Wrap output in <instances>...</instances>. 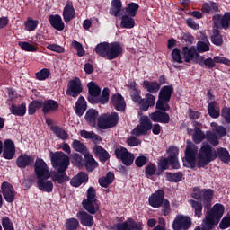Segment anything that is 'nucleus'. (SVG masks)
<instances>
[{"instance_id": "ddd939ff", "label": "nucleus", "mask_w": 230, "mask_h": 230, "mask_svg": "<svg viewBox=\"0 0 230 230\" xmlns=\"http://www.w3.org/2000/svg\"><path fill=\"white\" fill-rule=\"evenodd\" d=\"M207 97L208 100L210 101L207 109L208 116H210V118H213L214 119L220 118V104H218V102L215 101V96L213 93H211V90H208L207 92Z\"/></svg>"}, {"instance_id": "4c0bfd02", "label": "nucleus", "mask_w": 230, "mask_h": 230, "mask_svg": "<svg viewBox=\"0 0 230 230\" xmlns=\"http://www.w3.org/2000/svg\"><path fill=\"white\" fill-rule=\"evenodd\" d=\"M99 112L94 109H89L84 116L85 121H87L90 127H96V121L98 120Z\"/></svg>"}, {"instance_id": "4be33fe9", "label": "nucleus", "mask_w": 230, "mask_h": 230, "mask_svg": "<svg viewBox=\"0 0 230 230\" xmlns=\"http://www.w3.org/2000/svg\"><path fill=\"white\" fill-rule=\"evenodd\" d=\"M165 200L164 190H158L149 197V205H151L152 208H161L163 202Z\"/></svg>"}, {"instance_id": "4468645a", "label": "nucleus", "mask_w": 230, "mask_h": 230, "mask_svg": "<svg viewBox=\"0 0 230 230\" xmlns=\"http://www.w3.org/2000/svg\"><path fill=\"white\" fill-rule=\"evenodd\" d=\"M212 22L217 30H229L230 26V13L226 12L224 15L215 14L212 17Z\"/></svg>"}, {"instance_id": "412c9836", "label": "nucleus", "mask_w": 230, "mask_h": 230, "mask_svg": "<svg viewBox=\"0 0 230 230\" xmlns=\"http://www.w3.org/2000/svg\"><path fill=\"white\" fill-rule=\"evenodd\" d=\"M34 163L35 159L26 153L20 155L16 159V166H18L20 170H24L30 166H33Z\"/></svg>"}, {"instance_id": "6e6552de", "label": "nucleus", "mask_w": 230, "mask_h": 230, "mask_svg": "<svg viewBox=\"0 0 230 230\" xmlns=\"http://www.w3.org/2000/svg\"><path fill=\"white\" fill-rule=\"evenodd\" d=\"M197 155H199V146L192 142H188L185 149V161L188 163L187 168L197 166Z\"/></svg>"}, {"instance_id": "4d7b16f0", "label": "nucleus", "mask_w": 230, "mask_h": 230, "mask_svg": "<svg viewBox=\"0 0 230 230\" xmlns=\"http://www.w3.org/2000/svg\"><path fill=\"white\" fill-rule=\"evenodd\" d=\"M35 76H36V80L42 82L44 80H48V78L51 76V71L48 68H43L40 71L37 72L35 74Z\"/></svg>"}, {"instance_id": "c03bdc74", "label": "nucleus", "mask_w": 230, "mask_h": 230, "mask_svg": "<svg viewBox=\"0 0 230 230\" xmlns=\"http://www.w3.org/2000/svg\"><path fill=\"white\" fill-rule=\"evenodd\" d=\"M10 111L11 114H13V116H20L22 118V116L26 115V104L24 102L20 105L12 104Z\"/></svg>"}, {"instance_id": "423d86ee", "label": "nucleus", "mask_w": 230, "mask_h": 230, "mask_svg": "<svg viewBox=\"0 0 230 230\" xmlns=\"http://www.w3.org/2000/svg\"><path fill=\"white\" fill-rule=\"evenodd\" d=\"M215 159H217V155H215V151L213 152V146L209 144H203L198 155L197 166L198 168H206Z\"/></svg>"}, {"instance_id": "0e129e2a", "label": "nucleus", "mask_w": 230, "mask_h": 230, "mask_svg": "<svg viewBox=\"0 0 230 230\" xmlns=\"http://www.w3.org/2000/svg\"><path fill=\"white\" fill-rule=\"evenodd\" d=\"M71 159H72V164H75V166H84V157H82V155L78 153H73L71 155Z\"/></svg>"}, {"instance_id": "7ed1b4c3", "label": "nucleus", "mask_w": 230, "mask_h": 230, "mask_svg": "<svg viewBox=\"0 0 230 230\" xmlns=\"http://www.w3.org/2000/svg\"><path fill=\"white\" fill-rule=\"evenodd\" d=\"M225 211L224 205L216 203L211 209L207 211L202 221V230H213L215 226H218Z\"/></svg>"}, {"instance_id": "052dcab7", "label": "nucleus", "mask_w": 230, "mask_h": 230, "mask_svg": "<svg viewBox=\"0 0 230 230\" xmlns=\"http://www.w3.org/2000/svg\"><path fill=\"white\" fill-rule=\"evenodd\" d=\"M138 10L139 4L134 2L129 3L126 7V13H128V15H129V17H134Z\"/></svg>"}, {"instance_id": "9d476101", "label": "nucleus", "mask_w": 230, "mask_h": 230, "mask_svg": "<svg viewBox=\"0 0 230 230\" xmlns=\"http://www.w3.org/2000/svg\"><path fill=\"white\" fill-rule=\"evenodd\" d=\"M34 172L37 179H49V177H51L49 168L42 158L36 159L34 163Z\"/></svg>"}, {"instance_id": "cd10ccee", "label": "nucleus", "mask_w": 230, "mask_h": 230, "mask_svg": "<svg viewBox=\"0 0 230 230\" xmlns=\"http://www.w3.org/2000/svg\"><path fill=\"white\" fill-rule=\"evenodd\" d=\"M138 105L142 112H146L150 107H154V105H155V96L152 93H146V97L140 101Z\"/></svg>"}, {"instance_id": "393cba45", "label": "nucleus", "mask_w": 230, "mask_h": 230, "mask_svg": "<svg viewBox=\"0 0 230 230\" xmlns=\"http://www.w3.org/2000/svg\"><path fill=\"white\" fill-rule=\"evenodd\" d=\"M192 127L194 128L192 140L196 145H200V142L206 139V134L202 132V123L199 121H192Z\"/></svg>"}, {"instance_id": "9b49d317", "label": "nucleus", "mask_w": 230, "mask_h": 230, "mask_svg": "<svg viewBox=\"0 0 230 230\" xmlns=\"http://www.w3.org/2000/svg\"><path fill=\"white\" fill-rule=\"evenodd\" d=\"M193 222L191 221V217L190 216H184L182 214H179L175 217L172 222V229L173 230H190Z\"/></svg>"}, {"instance_id": "aec40b11", "label": "nucleus", "mask_w": 230, "mask_h": 230, "mask_svg": "<svg viewBox=\"0 0 230 230\" xmlns=\"http://www.w3.org/2000/svg\"><path fill=\"white\" fill-rule=\"evenodd\" d=\"M169 154V164L173 170L181 169V164L179 163V148L175 146H172L168 148Z\"/></svg>"}, {"instance_id": "c9c22d12", "label": "nucleus", "mask_w": 230, "mask_h": 230, "mask_svg": "<svg viewBox=\"0 0 230 230\" xmlns=\"http://www.w3.org/2000/svg\"><path fill=\"white\" fill-rule=\"evenodd\" d=\"M201 10L203 13H208V15H215V13H218V12H220L218 9V4L211 1L204 3Z\"/></svg>"}, {"instance_id": "6ab92c4d", "label": "nucleus", "mask_w": 230, "mask_h": 230, "mask_svg": "<svg viewBox=\"0 0 230 230\" xmlns=\"http://www.w3.org/2000/svg\"><path fill=\"white\" fill-rule=\"evenodd\" d=\"M168 111L158 110L150 114V119L154 123H164V125L170 123V114L167 113Z\"/></svg>"}, {"instance_id": "f257e3e1", "label": "nucleus", "mask_w": 230, "mask_h": 230, "mask_svg": "<svg viewBox=\"0 0 230 230\" xmlns=\"http://www.w3.org/2000/svg\"><path fill=\"white\" fill-rule=\"evenodd\" d=\"M50 161L53 168L58 172L50 176L52 182H57L58 184L67 182L69 177L66 173V170L69 168V156L60 151L50 152Z\"/></svg>"}, {"instance_id": "79ce46f5", "label": "nucleus", "mask_w": 230, "mask_h": 230, "mask_svg": "<svg viewBox=\"0 0 230 230\" xmlns=\"http://www.w3.org/2000/svg\"><path fill=\"white\" fill-rule=\"evenodd\" d=\"M215 155L216 159L218 157L222 163L229 164L230 162L229 151H227L226 147L217 148V151H215Z\"/></svg>"}, {"instance_id": "6e6d98bb", "label": "nucleus", "mask_w": 230, "mask_h": 230, "mask_svg": "<svg viewBox=\"0 0 230 230\" xmlns=\"http://www.w3.org/2000/svg\"><path fill=\"white\" fill-rule=\"evenodd\" d=\"M26 31H35L39 26V21L33 20L31 17H28L24 23Z\"/></svg>"}, {"instance_id": "bb28decb", "label": "nucleus", "mask_w": 230, "mask_h": 230, "mask_svg": "<svg viewBox=\"0 0 230 230\" xmlns=\"http://www.w3.org/2000/svg\"><path fill=\"white\" fill-rule=\"evenodd\" d=\"M93 152L95 157H98L101 163H107L111 159V155L102 146L95 145L93 146Z\"/></svg>"}, {"instance_id": "72a5a7b5", "label": "nucleus", "mask_w": 230, "mask_h": 230, "mask_svg": "<svg viewBox=\"0 0 230 230\" xmlns=\"http://www.w3.org/2000/svg\"><path fill=\"white\" fill-rule=\"evenodd\" d=\"M49 21L54 30H58V31H62L64 30V22L62 21V16H60L59 14L49 15Z\"/></svg>"}, {"instance_id": "69168bd1", "label": "nucleus", "mask_w": 230, "mask_h": 230, "mask_svg": "<svg viewBox=\"0 0 230 230\" xmlns=\"http://www.w3.org/2000/svg\"><path fill=\"white\" fill-rule=\"evenodd\" d=\"M72 47L77 51V57H84V55H85V49H84V45H82V43L73 40Z\"/></svg>"}, {"instance_id": "7c9ffc66", "label": "nucleus", "mask_w": 230, "mask_h": 230, "mask_svg": "<svg viewBox=\"0 0 230 230\" xmlns=\"http://www.w3.org/2000/svg\"><path fill=\"white\" fill-rule=\"evenodd\" d=\"M49 178H38L37 186L40 191L51 193L53 191V181H48Z\"/></svg>"}, {"instance_id": "e2e57ef3", "label": "nucleus", "mask_w": 230, "mask_h": 230, "mask_svg": "<svg viewBox=\"0 0 230 230\" xmlns=\"http://www.w3.org/2000/svg\"><path fill=\"white\" fill-rule=\"evenodd\" d=\"M134 159H136L134 154L128 151L125 156L121 159V162L125 166H132V164H134Z\"/></svg>"}, {"instance_id": "8fccbe9b", "label": "nucleus", "mask_w": 230, "mask_h": 230, "mask_svg": "<svg viewBox=\"0 0 230 230\" xmlns=\"http://www.w3.org/2000/svg\"><path fill=\"white\" fill-rule=\"evenodd\" d=\"M112 8L110 9L111 15H114V17H119L121 13V7L123 6L121 4V0H112L111 1Z\"/></svg>"}, {"instance_id": "de8ad7c7", "label": "nucleus", "mask_w": 230, "mask_h": 230, "mask_svg": "<svg viewBox=\"0 0 230 230\" xmlns=\"http://www.w3.org/2000/svg\"><path fill=\"white\" fill-rule=\"evenodd\" d=\"M183 177L184 173L182 172H166L165 174V179L168 181V182H181Z\"/></svg>"}, {"instance_id": "39448f33", "label": "nucleus", "mask_w": 230, "mask_h": 230, "mask_svg": "<svg viewBox=\"0 0 230 230\" xmlns=\"http://www.w3.org/2000/svg\"><path fill=\"white\" fill-rule=\"evenodd\" d=\"M213 195H215V191L212 189H200L199 187H194L191 193L192 199L198 201L202 200L205 209H211Z\"/></svg>"}, {"instance_id": "49530a36", "label": "nucleus", "mask_w": 230, "mask_h": 230, "mask_svg": "<svg viewBox=\"0 0 230 230\" xmlns=\"http://www.w3.org/2000/svg\"><path fill=\"white\" fill-rule=\"evenodd\" d=\"M50 130L53 132V134H55V136H57V137L62 139L63 141L69 139V134L59 126H51Z\"/></svg>"}, {"instance_id": "0eeeda50", "label": "nucleus", "mask_w": 230, "mask_h": 230, "mask_svg": "<svg viewBox=\"0 0 230 230\" xmlns=\"http://www.w3.org/2000/svg\"><path fill=\"white\" fill-rule=\"evenodd\" d=\"M119 121V115L118 112H111V114H102L97 120L98 128L101 130H107L118 125Z\"/></svg>"}, {"instance_id": "a211bd4d", "label": "nucleus", "mask_w": 230, "mask_h": 230, "mask_svg": "<svg viewBox=\"0 0 230 230\" xmlns=\"http://www.w3.org/2000/svg\"><path fill=\"white\" fill-rule=\"evenodd\" d=\"M123 55V46L119 41L110 43L108 50V60H116L118 57Z\"/></svg>"}, {"instance_id": "680f3d73", "label": "nucleus", "mask_w": 230, "mask_h": 230, "mask_svg": "<svg viewBox=\"0 0 230 230\" xmlns=\"http://www.w3.org/2000/svg\"><path fill=\"white\" fill-rule=\"evenodd\" d=\"M211 127L216 134L220 137H224L227 134V129L224 126H218L217 123H212Z\"/></svg>"}, {"instance_id": "5701e85b", "label": "nucleus", "mask_w": 230, "mask_h": 230, "mask_svg": "<svg viewBox=\"0 0 230 230\" xmlns=\"http://www.w3.org/2000/svg\"><path fill=\"white\" fill-rule=\"evenodd\" d=\"M3 157L4 159L12 160L15 157V144L12 139H6L4 142Z\"/></svg>"}, {"instance_id": "09e8293b", "label": "nucleus", "mask_w": 230, "mask_h": 230, "mask_svg": "<svg viewBox=\"0 0 230 230\" xmlns=\"http://www.w3.org/2000/svg\"><path fill=\"white\" fill-rule=\"evenodd\" d=\"M120 26L121 28H125L126 30H131V28H134V26H136V22L134 21V18L125 14L121 18Z\"/></svg>"}, {"instance_id": "774afa93", "label": "nucleus", "mask_w": 230, "mask_h": 230, "mask_svg": "<svg viewBox=\"0 0 230 230\" xmlns=\"http://www.w3.org/2000/svg\"><path fill=\"white\" fill-rule=\"evenodd\" d=\"M140 125L145 128L147 132L152 128V121L148 119L147 116H144L140 119Z\"/></svg>"}, {"instance_id": "f03ea898", "label": "nucleus", "mask_w": 230, "mask_h": 230, "mask_svg": "<svg viewBox=\"0 0 230 230\" xmlns=\"http://www.w3.org/2000/svg\"><path fill=\"white\" fill-rule=\"evenodd\" d=\"M87 101L92 105H98V103L107 105L109 103V98H111V89L109 87H104L102 92V88L96 83L91 81L87 84Z\"/></svg>"}, {"instance_id": "5fc2aeb1", "label": "nucleus", "mask_w": 230, "mask_h": 230, "mask_svg": "<svg viewBox=\"0 0 230 230\" xmlns=\"http://www.w3.org/2000/svg\"><path fill=\"white\" fill-rule=\"evenodd\" d=\"M38 109H42V104L40 100H34L29 103L28 106V114L29 116H33L38 111Z\"/></svg>"}, {"instance_id": "ea45409f", "label": "nucleus", "mask_w": 230, "mask_h": 230, "mask_svg": "<svg viewBox=\"0 0 230 230\" xmlns=\"http://www.w3.org/2000/svg\"><path fill=\"white\" fill-rule=\"evenodd\" d=\"M189 204L194 210V217H197V218H200V217H202V209L204 208V205H202V201L190 199Z\"/></svg>"}, {"instance_id": "e433bc0d", "label": "nucleus", "mask_w": 230, "mask_h": 230, "mask_svg": "<svg viewBox=\"0 0 230 230\" xmlns=\"http://www.w3.org/2000/svg\"><path fill=\"white\" fill-rule=\"evenodd\" d=\"M85 111H87V101L81 95L75 103V114L76 116H79V118H82L85 113Z\"/></svg>"}, {"instance_id": "dca6fc26", "label": "nucleus", "mask_w": 230, "mask_h": 230, "mask_svg": "<svg viewBox=\"0 0 230 230\" xmlns=\"http://www.w3.org/2000/svg\"><path fill=\"white\" fill-rule=\"evenodd\" d=\"M40 103H41L42 113L45 116L53 112H57V111L60 109L58 102L53 99H48L45 101L40 100Z\"/></svg>"}, {"instance_id": "a18cd8bd", "label": "nucleus", "mask_w": 230, "mask_h": 230, "mask_svg": "<svg viewBox=\"0 0 230 230\" xmlns=\"http://www.w3.org/2000/svg\"><path fill=\"white\" fill-rule=\"evenodd\" d=\"M210 40L214 46H223L224 45V36L221 35L218 29H214Z\"/></svg>"}, {"instance_id": "2f4dec72", "label": "nucleus", "mask_w": 230, "mask_h": 230, "mask_svg": "<svg viewBox=\"0 0 230 230\" xmlns=\"http://www.w3.org/2000/svg\"><path fill=\"white\" fill-rule=\"evenodd\" d=\"M76 17V13L75 12V7L73 6V4H67L63 10V19L65 22L67 24V22H71L73 19Z\"/></svg>"}, {"instance_id": "338daca9", "label": "nucleus", "mask_w": 230, "mask_h": 230, "mask_svg": "<svg viewBox=\"0 0 230 230\" xmlns=\"http://www.w3.org/2000/svg\"><path fill=\"white\" fill-rule=\"evenodd\" d=\"M2 226L4 230H15L13 223L6 216L2 218Z\"/></svg>"}, {"instance_id": "bf43d9fd", "label": "nucleus", "mask_w": 230, "mask_h": 230, "mask_svg": "<svg viewBox=\"0 0 230 230\" xmlns=\"http://www.w3.org/2000/svg\"><path fill=\"white\" fill-rule=\"evenodd\" d=\"M209 40L207 41H198L196 45L197 53H206L209 51Z\"/></svg>"}, {"instance_id": "f704fd0d", "label": "nucleus", "mask_w": 230, "mask_h": 230, "mask_svg": "<svg viewBox=\"0 0 230 230\" xmlns=\"http://www.w3.org/2000/svg\"><path fill=\"white\" fill-rule=\"evenodd\" d=\"M109 46L110 43L107 41L97 44L94 49L96 55L102 57V58H107V60H109Z\"/></svg>"}, {"instance_id": "13d9d810", "label": "nucleus", "mask_w": 230, "mask_h": 230, "mask_svg": "<svg viewBox=\"0 0 230 230\" xmlns=\"http://www.w3.org/2000/svg\"><path fill=\"white\" fill-rule=\"evenodd\" d=\"M18 46H20L23 51H28L30 53H35V51H37V49H39V48H37V46L31 45L28 41H20V42H18Z\"/></svg>"}, {"instance_id": "37998d69", "label": "nucleus", "mask_w": 230, "mask_h": 230, "mask_svg": "<svg viewBox=\"0 0 230 230\" xmlns=\"http://www.w3.org/2000/svg\"><path fill=\"white\" fill-rule=\"evenodd\" d=\"M196 64H199L200 67H206L207 69H213L215 66V61L211 58H205L202 56H199V58L196 61Z\"/></svg>"}, {"instance_id": "603ef678", "label": "nucleus", "mask_w": 230, "mask_h": 230, "mask_svg": "<svg viewBox=\"0 0 230 230\" xmlns=\"http://www.w3.org/2000/svg\"><path fill=\"white\" fill-rule=\"evenodd\" d=\"M72 148L75 152H79V154H82L83 155H85V154H87V146H85V144H84L80 140L75 139L72 142Z\"/></svg>"}, {"instance_id": "c85d7f7f", "label": "nucleus", "mask_w": 230, "mask_h": 230, "mask_svg": "<svg viewBox=\"0 0 230 230\" xmlns=\"http://www.w3.org/2000/svg\"><path fill=\"white\" fill-rule=\"evenodd\" d=\"M111 102L116 111L123 112L127 109V103L125 102V98L121 93H116L111 96Z\"/></svg>"}, {"instance_id": "a878e982", "label": "nucleus", "mask_w": 230, "mask_h": 230, "mask_svg": "<svg viewBox=\"0 0 230 230\" xmlns=\"http://www.w3.org/2000/svg\"><path fill=\"white\" fill-rule=\"evenodd\" d=\"M84 182H89V174L85 172H79L70 180V184L73 188H80Z\"/></svg>"}, {"instance_id": "864d4df0", "label": "nucleus", "mask_w": 230, "mask_h": 230, "mask_svg": "<svg viewBox=\"0 0 230 230\" xmlns=\"http://www.w3.org/2000/svg\"><path fill=\"white\" fill-rule=\"evenodd\" d=\"M66 230H78L80 227V221L75 217H71L66 220L64 225Z\"/></svg>"}, {"instance_id": "20e7f679", "label": "nucleus", "mask_w": 230, "mask_h": 230, "mask_svg": "<svg viewBox=\"0 0 230 230\" xmlns=\"http://www.w3.org/2000/svg\"><path fill=\"white\" fill-rule=\"evenodd\" d=\"M173 93V84L162 86L158 93L155 109L158 111H170V100H172Z\"/></svg>"}, {"instance_id": "1a4fd4ad", "label": "nucleus", "mask_w": 230, "mask_h": 230, "mask_svg": "<svg viewBox=\"0 0 230 230\" xmlns=\"http://www.w3.org/2000/svg\"><path fill=\"white\" fill-rule=\"evenodd\" d=\"M84 92V86H82V80L79 77H75L68 81L66 96H71L72 98H78L80 94Z\"/></svg>"}, {"instance_id": "3c124183", "label": "nucleus", "mask_w": 230, "mask_h": 230, "mask_svg": "<svg viewBox=\"0 0 230 230\" xmlns=\"http://www.w3.org/2000/svg\"><path fill=\"white\" fill-rule=\"evenodd\" d=\"M205 139H207L208 143L212 145V146H218V145H220V140H218V136H217V134H215L211 130H208L206 132Z\"/></svg>"}, {"instance_id": "a19ab883", "label": "nucleus", "mask_w": 230, "mask_h": 230, "mask_svg": "<svg viewBox=\"0 0 230 230\" xmlns=\"http://www.w3.org/2000/svg\"><path fill=\"white\" fill-rule=\"evenodd\" d=\"M98 182L102 188H107L108 186H111V184L114 182V172H108L106 176L99 178Z\"/></svg>"}, {"instance_id": "f8f14e48", "label": "nucleus", "mask_w": 230, "mask_h": 230, "mask_svg": "<svg viewBox=\"0 0 230 230\" xmlns=\"http://www.w3.org/2000/svg\"><path fill=\"white\" fill-rule=\"evenodd\" d=\"M112 230H143V222H136L134 218L129 217L127 221L117 223L111 226Z\"/></svg>"}, {"instance_id": "c756f323", "label": "nucleus", "mask_w": 230, "mask_h": 230, "mask_svg": "<svg viewBox=\"0 0 230 230\" xmlns=\"http://www.w3.org/2000/svg\"><path fill=\"white\" fill-rule=\"evenodd\" d=\"M82 206L84 209L86 210V213L90 215H96L100 211V204L98 200H83Z\"/></svg>"}, {"instance_id": "473e14b6", "label": "nucleus", "mask_w": 230, "mask_h": 230, "mask_svg": "<svg viewBox=\"0 0 230 230\" xmlns=\"http://www.w3.org/2000/svg\"><path fill=\"white\" fill-rule=\"evenodd\" d=\"M142 86L144 89L149 93V94H157L159 93L161 87L160 84L157 81H148V80H144L142 83Z\"/></svg>"}, {"instance_id": "f3484780", "label": "nucleus", "mask_w": 230, "mask_h": 230, "mask_svg": "<svg viewBox=\"0 0 230 230\" xmlns=\"http://www.w3.org/2000/svg\"><path fill=\"white\" fill-rule=\"evenodd\" d=\"M181 54L183 55L184 62L190 64L191 60H195L196 64L199 58H200V54L197 52V48L195 47H188L184 46L181 49Z\"/></svg>"}, {"instance_id": "2eb2a0df", "label": "nucleus", "mask_w": 230, "mask_h": 230, "mask_svg": "<svg viewBox=\"0 0 230 230\" xmlns=\"http://www.w3.org/2000/svg\"><path fill=\"white\" fill-rule=\"evenodd\" d=\"M2 195L9 204L15 202V188L8 181H3L1 184Z\"/></svg>"}, {"instance_id": "b1692460", "label": "nucleus", "mask_w": 230, "mask_h": 230, "mask_svg": "<svg viewBox=\"0 0 230 230\" xmlns=\"http://www.w3.org/2000/svg\"><path fill=\"white\" fill-rule=\"evenodd\" d=\"M76 217L84 227H93L94 226V217L85 210L79 211L76 214Z\"/></svg>"}, {"instance_id": "58836bf2", "label": "nucleus", "mask_w": 230, "mask_h": 230, "mask_svg": "<svg viewBox=\"0 0 230 230\" xmlns=\"http://www.w3.org/2000/svg\"><path fill=\"white\" fill-rule=\"evenodd\" d=\"M84 159H85V169L88 172H94L96 168H98V162L94 159V156L93 155L87 153L84 155Z\"/></svg>"}]
</instances>
